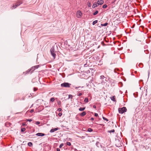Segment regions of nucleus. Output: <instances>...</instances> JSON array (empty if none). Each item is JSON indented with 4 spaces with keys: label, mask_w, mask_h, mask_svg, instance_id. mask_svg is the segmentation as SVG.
Here are the masks:
<instances>
[{
    "label": "nucleus",
    "mask_w": 151,
    "mask_h": 151,
    "mask_svg": "<svg viewBox=\"0 0 151 151\" xmlns=\"http://www.w3.org/2000/svg\"><path fill=\"white\" fill-rule=\"evenodd\" d=\"M107 24H108V23H106L104 24H101V25L102 26H107Z\"/></svg>",
    "instance_id": "nucleus-16"
},
{
    "label": "nucleus",
    "mask_w": 151,
    "mask_h": 151,
    "mask_svg": "<svg viewBox=\"0 0 151 151\" xmlns=\"http://www.w3.org/2000/svg\"><path fill=\"white\" fill-rule=\"evenodd\" d=\"M39 100L43 101V100H40V99L38 100H37V101H39Z\"/></svg>",
    "instance_id": "nucleus-45"
},
{
    "label": "nucleus",
    "mask_w": 151,
    "mask_h": 151,
    "mask_svg": "<svg viewBox=\"0 0 151 151\" xmlns=\"http://www.w3.org/2000/svg\"><path fill=\"white\" fill-rule=\"evenodd\" d=\"M57 151H60V149L58 148H57Z\"/></svg>",
    "instance_id": "nucleus-42"
},
{
    "label": "nucleus",
    "mask_w": 151,
    "mask_h": 151,
    "mask_svg": "<svg viewBox=\"0 0 151 151\" xmlns=\"http://www.w3.org/2000/svg\"><path fill=\"white\" fill-rule=\"evenodd\" d=\"M8 123L9 124H10V123Z\"/></svg>",
    "instance_id": "nucleus-46"
},
{
    "label": "nucleus",
    "mask_w": 151,
    "mask_h": 151,
    "mask_svg": "<svg viewBox=\"0 0 151 151\" xmlns=\"http://www.w3.org/2000/svg\"><path fill=\"white\" fill-rule=\"evenodd\" d=\"M22 125L23 126H26V123L25 122H24V123H22Z\"/></svg>",
    "instance_id": "nucleus-34"
},
{
    "label": "nucleus",
    "mask_w": 151,
    "mask_h": 151,
    "mask_svg": "<svg viewBox=\"0 0 151 151\" xmlns=\"http://www.w3.org/2000/svg\"><path fill=\"white\" fill-rule=\"evenodd\" d=\"M36 135L39 136H43L45 135V134L42 133H38L36 134Z\"/></svg>",
    "instance_id": "nucleus-10"
},
{
    "label": "nucleus",
    "mask_w": 151,
    "mask_h": 151,
    "mask_svg": "<svg viewBox=\"0 0 151 151\" xmlns=\"http://www.w3.org/2000/svg\"><path fill=\"white\" fill-rule=\"evenodd\" d=\"M104 1L103 0H98L97 3L98 5H102L104 3Z\"/></svg>",
    "instance_id": "nucleus-8"
},
{
    "label": "nucleus",
    "mask_w": 151,
    "mask_h": 151,
    "mask_svg": "<svg viewBox=\"0 0 151 151\" xmlns=\"http://www.w3.org/2000/svg\"><path fill=\"white\" fill-rule=\"evenodd\" d=\"M106 78L104 76H100V79H104V78Z\"/></svg>",
    "instance_id": "nucleus-22"
},
{
    "label": "nucleus",
    "mask_w": 151,
    "mask_h": 151,
    "mask_svg": "<svg viewBox=\"0 0 151 151\" xmlns=\"http://www.w3.org/2000/svg\"><path fill=\"white\" fill-rule=\"evenodd\" d=\"M50 52L52 55L53 57V58L55 59L56 57V54L55 53V51L54 48L52 47L51 48L50 50Z\"/></svg>",
    "instance_id": "nucleus-3"
},
{
    "label": "nucleus",
    "mask_w": 151,
    "mask_h": 151,
    "mask_svg": "<svg viewBox=\"0 0 151 151\" xmlns=\"http://www.w3.org/2000/svg\"><path fill=\"white\" fill-rule=\"evenodd\" d=\"M77 95H78V96H80L82 95V93H79Z\"/></svg>",
    "instance_id": "nucleus-31"
},
{
    "label": "nucleus",
    "mask_w": 151,
    "mask_h": 151,
    "mask_svg": "<svg viewBox=\"0 0 151 151\" xmlns=\"http://www.w3.org/2000/svg\"><path fill=\"white\" fill-rule=\"evenodd\" d=\"M40 124V122H37L35 123V124L37 125L39 124Z\"/></svg>",
    "instance_id": "nucleus-30"
},
{
    "label": "nucleus",
    "mask_w": 151,
    "mask_h": 151,
    "mask_svg": "<svg viewBox=\"0 0 151 151\" xmlns=\"http://www.w3.org/2000/svg\"><path fill=\"white\" fill-rule=\"evenodd\" d=\"M95 116L96 117L98 116V114L97 113H95Z\"/></svg>",
    "instance_id": "nucleus-38"
},
{
    "label": "nucleus",
    "mask_w": 151,
    "mask_h": 151,
    "mask_svg": "<svg viewBox=\"0 0 151 151\" xmlns=\"http://www.w3.org/2000/svg\"><path fill=\"white\" fill-rule=\"evenodd\" d=\"M107 7V5L106 4H104L103 6V8H105Z\"/></svg>",
    "instance_id": "nucleus-26"
},
{
    "label": "nucleus",
    "mask_w": 151,
    "mask_h": 151,
    "mask_svg": "<svg viewBox=\"0 0 151 151\" xmlns=\"http://www.w3.org/2000/svg\"><path fill=\"white\" fill-rule=\"evenodd\" d=\"M98 21L97 20H95L93 22L92 24L93 25H94L96 24L97 23Z\"/></svg>",
    "instance_id": "nucleus-14"
},
{
    "label": "nucleus",
    "mask_w": 151,
    "mask_h": 151,
    "mask_svg": "<svg viewBox=\"0 0 151 151\" xmlns=\"http://www.w3.org/2000/svg\"><path fill=\"white\" fill-rule=\"evenodd\" d=\"M28 145L29 146L31 147L32 145V144L31 142H29L28 144Z\"/></svg>",
    "instance_id": "nucleus-20"
},
{
    "label": "nucleus",
    "mask_w": 151,
    "mask_h": 151,
    "mask_svg": "<svg viewBox=\"0 0 151 151\" xmlns=\"http://www.w3.org/2000/svg\"><path fill=\"white\" fill-rule=\"evenodd\" d=\"M62 114L61 113H59L58 114V115L60 117L62 116Z\"/></svg>",
    "instance_id": "nucleus-29"
},
{
    "label": "nucleus",
    "mask_w": 151,
    "mask_h": 151,
    "mask_svg": "<svg viewBox=\"0 0 151 151\" xmlns=\"http://www.w3.org/2000/svg\"><path fill=\"white\" fill-rule=\"evenodd\" d=\"M108 132L110 133L113 132H114V129H112L111 130L109 131Z\"/></svg>",
    "instance_id": "nucleus-25"
},
{
    "label": "nucleus",
    "mask_w": 151,
    "mask_h": 151,
    "mask_svg": "<svg viewBox=\"0 0 151 151\" xmlns=\"http://www.w3.org/2000/svg\"><path fill=\"white\" fill-rule=\"evenodd\" d=\"M79 87H75V89H77L78 88H79Z\"/></svg>",
    "instance_id": "nucleus-43"
},
{
    "label": "nucleus",
    "mask_w": 151,
    "mask_h": 151,
    "mask_svg": "<svg viewBox=\"0 0 151 151\" xmlns=\"http://www.w3.org/2000/svg\"><path fill=\"white\" fill-rule=\"evenodd\" d=\"M72 95H69V98H72Z\"/></svg>",
    "instance_id": "nucleus-36"
},
{
    "label": "nucleus",
    "mask_w": 151,
    "mask_h": 151,
    "mask_svg": "<svg viewBox=\"0 0 151 151\" xmlns=\"http://www.w3.org/2000/svg\"><path fill=\"white\" fill-rule=\"evenodd\" d=\"M76 16L78 18H81L82 16V13L80 10H78L76 13Z\"/></svg>",
    "instance_id": "nucleus-4"
},
{
    "label": "nucleus",
    "mask_w": 151,
    "mask_h": 151,
    "mask_svg": "<svg viewBox=\"0 0 151 151\" xmlns=\"http://www.w3.org/2000/svg\"><path fill=\"white\" fill-rule=\"evenodd\" d=\"M22 3V1L21 0H19L17 1L16 3L13 6L11 7V8L12 9H13L14 8H15L18 6L20 5Z\"/></svg>",
    "instance_id": "nucleus-1"
},
{
    "label": "nucleus",
    "mask_w": 151,
    "mask_h": 151,
    "mask_svg": "<svg viewBox=\"0 0 151 151\" xmlns=\"http://www.w3.org/2000/svg\"><path fill=\"white\" fill-rule=\"evenodd\" d=\"M59 129L58 127L56 128H55L51 129L50 130V132H54L55 131H57V130H58Z\"/></svg>",
    "instance_id": "nucleus-9"
},
{
    "label": "nucleus",
    "mask_w": 151,
    "mask_h": 151,
    "mask_svg": "<svg viewBox=\"0 0 151 151\" xmlns=\"http://www.w3.org/2000/svg\"><path fill=\"white\" fill-rule=\"evenodd\" d=\"M63 143H61L59 147L60 148H61L63 146Z\"/></svg>",
    "instance_id": "nucleus-27"
},
{
    "label": "nucleus",
    "mask_w": 151,
    "mask_h": 151,
    "mask_svg": "<svg viewBox=\"0 0 151 151\" xmlns=\"http://www.w3.org/2000/svg\"><path fill=\"white\" fill-rule=\"evenodd\" d=\"M33 89L34 91H36L37 90V88H34Z\"/></svg>",
    "instance_id": "nucleus-35"
},
{
    "label": "nucleus",
    "mask_w": 151,
    "mask_h": 151,
    "mask_svg": "<svg viewBox=\"0 0 151 151\" xmlns=\"http://www.w3.org/2000/svg\"><path fill=\"white\" fill-rule=\"evenodd\" d=\"M119 113L120 114H123L127 111V109L125 107H124L122 108H119L118 109Z\"/></svg>",
    "instance_id": "nucleus-2"
},
{
    "label": "nucleus",
    "mask_w": 151,
    "mask_h": 151,
    "mask_svg": "<svg viewBox=\"0 0 151 151\" xmlns=\"http://www.w3.org/2000/svg\"><path fill=\"white\" fill-rule=\"evenodd\" d=\"M39 65H38L35 66L33 67H32L31 69L28 70H27V72H29L31 70H32V71H33L35 70L36 69L38 68H39Z\"/></svg>",
    "instance_id": "nucleus-6"
},
{
    "label": "nucleus",
    "mask_w": 151,
    "mask_h": 151,
    "mask_svg": "<svg viewBox=\"0 0 151 151\" xmlns=\"http://www.w3.org/2000/svg\"><path fill=\"white\" fill-rule=\"evenodd\" d=\"M61 109L60 108H59L58 110H57V111H61Z\"/></svg>",
    "instance_id": "nucleus-37"
},
{
    "label": "nucleus",
    "mask_w": 151,
    "mask_h": 151,
    "mask_svg": "<svg viewBox=\"0 0 151 151\" xmlns=\"http://www.w3.org/2000/svg\"><path fill=\"white\" fill-rule=\"evenodd\" d=\"M85 107H81L79 109V110L80 111H82L85 110Z\"/></svg>",
    "instance_id": "nucleus-13"
},
{
    "label": "nucleus",
    "mask_w": 151,
    "mask_h": 151,
    "mask_svg": "<svg viewBox=\"0 0 151 151\" xmlns=\"http://www.w3.org/2000/svg\"><path fill=\"white\" fill-rule=\"evenodd\" d=\"M67 145L68 146H70L71 145V143L70 142H67Z\"/></svg>",
    "instance_id": "nucleus-28"
},
{
    "label": "nucleus",
    "mask_w": 151,
    "mask_h": 151,
    "mask_svg": "<svg viewBox=\"0 0 151 151\" xmlns=\"http://www.w3.org/2000/svg\"><path fill=\"white\" fill-rule=\"evenodd\" d=\"M26 130V129L25 128H22L21 129V131L23 132L25 131Z\"/></svg>",
    "instance_id": "nucleus-19"
},
{
    "label": "nucleus",
    "mask_w": 151,
    "mask_h": 151,
    "mask_svg": "<svg viewBox=\"0 0 151 151\" xmlns=\"http://www.w3.org/2000/svg\"><path fill=\"white\" fill-rule=\"evenodd\" d=\"M84 101L86 103L88 102V99L87 98H85L84 100Z\"/></svg>",
    "instance_id": "nucleus-21"
},
{
    "label": "nucleus",
    "mask_w": 151,
    "mask_h": 151,
    "mask_svg": "<svg viewBox=\"0 0 151 151\" xmlns=\"http://www.w3.org/2000/svg\"><path fill=\"white\" fill-rule=\"evenodd\" d=\"M34 111V110L33 109H31L30 111V112L31 113H32Z\"/></svg>",
    "instance_id": "nucleus-33"
},
{
    "label": "nucleus",
    "mask_w": 151,
    "mask_h": 151,
    "mask_svg": "<svg viewBox=\"0 0 151 151\" xmlns=\"http://www.w3.org/2000/svg\"><path fill=\"white\" fill-rule=\"evenodd\" d=\"M27 121H29V122H31L32 121V120L31 119H27Z\"/></svg>",
    "instance_id": "nucleus-39"
},
{
    "label": "nucleus",
    "mask_w": 151,
    "mask_h": 151,
    "mask_svg": "<svg viewBox=\"0 0 151 151\" xmlns=\"http://www.w3.org/2000/svg\"><path fill=\"white\" fill-rule=\"evenodd\" d=\"M116 1V0H114V1H113V2H112V3H114Z\"/></svg>",
    "instance_id": "nucleus-44"
},
{
    "label": "nucleus",
    "mask_w": 151,
    "mask_h": 151,
    "mask_svg": "<svg viewBox=\"0 0 151 151\" xmlns=\"http://www.w3.org/2000/svg\"><path fill=\"white\" fill-rule=\"evenodd\" d=\"M55 100V99L54 98H52L50 99V101H51L52 102H53V101H54Z\"/></svg>",
    "instance_id": "nucleus-23"
},
{
    "label": "nucleus",
    "mask_w": 151,
    "mask_h": 151,
    "mask_svg": "<svg viewBox=\"0 0 151 151\" xmlns=\"http://www.w3.org/2000/svg\"><path fill=\"white\" fill-rule=\"evenodd\" d=\"M98 5V3H97L96 2H95L93 3L92 7L93 8H94L95 7H97Z\"/></svg>",
    "instance_id": "nucleus-11"
},
{
    "label": "nucleus",
    "mask_w": 151,
    "mask_h": 151,
    "mask_svg": "<svg viewBox=\"0 0 151 151\" xmlns=\"http://www.w3.org/2000/svg\"><path fill=\"white\" fill-rule=\"evenodd\" d=\"M100 145V143H99V142H96V145H97V146H98V145Z\"/></svg>",
    "instance_id": "nucleus-32"
},
{
    "label": "nucleus",
    "mask_w": 151,
    "mask_h": 151,
    "mask_svg": "<svg viewBox=\"0 0 151 151\" xmlns=\"http://www.w3.org/2000/svg\"><path fill=\"white\" fill-rule=\"evenodd\" d=\"M103 119L104 120H105L106 121H109V120H108V119H107V118H106L104 117L103 116Z\"/></svg>",
    "instance_id": "nucleus-24"
},
{
    "label": "nucleus",
    "mask_w": 151,
    "mask_h": 151,
    "mask_svg": "<svg viewBox=\"0 0 151 151\" xmlns=\"http://www.w3.org/2000/svg\"><path fill=\"white\" fill-rule=\"evenodd\" d=\"M93 107L94 108L96 109V106L95 105H93Z\"/></svg>",
    "instance_id": "nucleus-41"
},
{
    "label": "nucleus",
    "mask_w": 151,
    "mask_h": 151,
    "mask_svg": "<svg viewBox=\"0 0 151 151\" xmlns=\"http://www.w3.org/2000/svg\"><path fill=\"white\" fill-rule=\"evenodd\" d=\"M70 85L71 84L68 83H64L61 84V86L63 87H70Z\"/></svg>",
    "instance_id": "nucleus-5"
},
{
    "label": "nucleus",
    "mask_w": 151,
    "mask_h": 151,
    "mask_svg": "<svg viewBox=\"0 0 151 151\" xmlns=\"http://www.w3.org/2000/svg\"><path fill=\"white\" fill-rule=\"evenodd\" d=\"M86 113L85 111H83L82 113L79 114V115L81 116H83L86 115Z\"/></svg>",
    "instance_id": "nucleus-12"
},
{
    "label": "nucleus",
    "mask_w": 151,
    "mask_h": 151,
    "mask_svg": "<svg viewBox=\"0 0 151 151\" xmlns=\"http://www.w3.org/2000/svg\"><path fill=\"white\" fill-rule=\"evenodd\" d=\"M88 6L89 7L91 6V3L90 2H88L87 3Z\"/></svg>",
    "instance_id": "nucleus-17"
},
{
    "label": "nucleus",
    "mask_w": 151,
    "mask_h": 151,
    "mask_svg": "<svg viewBox=\"0 0 151 151\" xmlns=\"http://www.w3.org/2000/svg\"><path fill=\"white\" fill-rule=\"evenodd\" d=\"M110 99L112 101L115 102V103L116 102V97L115 96H114L111 97H110Z\"/></svg>",
    "instance_id": "nucleus-7"
},
{
    "label": "nucleus",
    "mask_w": 151,
    "mask_h": 151,
    "mask_svg": "<svg viewBox=\"0 0 151 151\" xmlns=\"http://www.w3.org/2000/svg\"><path fill=\"white\" fill-rule=\"evenodd\" d=\"M90 120L91 121H93L94 120V118H91Z\"/></svg>",
    "instance_id": "nucleus-40"
},
{
    "label": "nucleus",
    "mask_w": 151,
    "mask_h": 151,
    "mask_svg": "<svg viewBox=\"0 0 151 151\" xmlns=\"http://www.w3.org/2000/svg\"><path fill=\"white\" fill-rule=\"evenodd\" d=\"M88 131L89 132H91L93 131V129L91 128H89L88 129Z\"/></svg>",
    "instance_id": "nucleus-18"
},
{
    "label": "nucleus",
    "mask_w": 151,
    "mask_h": 151,
    "mask_svg": "<svg viewBox=\"0 0 151 151\" xmlns=\"http://www.w3.org/2000/svg\"><path fill=\"white\" fill-rule=\"evenodd\" d=\"M99 12L98 11L96 10L95 12H94L93 13V15H96Z\"/></svg>",
    "instance_id": "nucleus-15"
}]
</instances>
